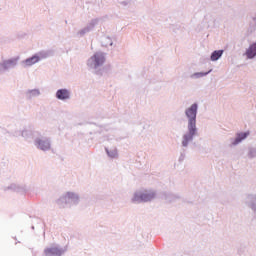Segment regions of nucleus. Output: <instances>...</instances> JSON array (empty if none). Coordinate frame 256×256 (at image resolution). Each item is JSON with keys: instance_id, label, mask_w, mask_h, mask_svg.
Listing matches in <instances>:
<instances>
[{"instance_id": "1", "label": "nucleus", "mask_w": 256, "mask_h": 256, "mask_svg": "<svg viewBox=\"0 0 256 256\" xmlns=\"http://www.w3.org/2000/svg\"><path fill=\"white\" fill-rule=\"evenodd\" d=\"M199 113V104L194 102L189 107L185 108L184 116L187 120V131L182 135L181 146L187 149L190 143L199 135L197 128V114Z\"/></svg>"}, {"instance_id": "2", "label": "nucleus", "mask_w": 256, "mask_h": 256, "mask_svg": "<svg viewBox=\"0 0 256 256\" xmlns=\"http://www.w3.org/2000/svg\"><path fill=\"white\" fill-rule=\"evenodd\" d=\"M105 63H107V53L98 51L86 60V67L90 73L101 77Z\"/></svg>"}, {"instance_id": "3", "label": "nucleus", "mask_w": 256, "mask_h": 256, "mask_svg": "<svg viewBox=\"0 0 256 256\" xmlns=\"http://www.w3.org/2000/svg\"><path fill=\"white\" fill-rule=\"evenodd\" d=\"M157 197V191L152 189H140L133 193L131 203L139 205L141 203H151Z\"/></svg>"}, {"instance_id": "4", "label": "nucleus", "mask_w": 256, "mask_h": 256, "mask_svg": "<svg viewBox=\"0 0 256 256\" xmlns=\"http://www.w3.org/2000/svg\"><path fill=\"white\" fill-rule=\"evenodd\" d=\"M56 203L61 209H65V207H77L81 203V195L78 192L68 191Z\"/></svg>"}, {"instance_id": "5", "label": "nucleus", "mask_w": 256, "mask_h": 256, "mask_svg": "<svg viewBox=\"0 0 256 256\" xmlns=\"http://www.w3.org/2000/svg\"><path fill=\"white\" fill-rule=\"evenodd\" d=\"M33 143L38 151H51V138L41 132L35 134Z\"/></svg>"}, {"instance_id": "6", "label": "nucleus", "mask_w": 256, "mask_h": 256, "mask_svg": "<svg viewBox=\"0 0 256 256\" xmlns=\"http://www.w3.org/2000/svg\"><path fill=\"white\" fill-rule=\"evenodd\" d=\"M17 65H19V56L2 60L0 62V75L7 71H11V69H15Z\"/></svg>"}, {"instance_id": "7", "label": "nucleus", "mask_w": 256, "mask_h": 256, "mask_svg": "<svg viewBox=\"0 0 256 256\" xmlns=\"http://www.w3.org/2000/svg\"><path fill=\"white\" fill-rule=\"evenodd\" d=\"M67 253V247L51 246L44 250L46 256H63Z\"/></svg>"}, {"instance_id": "8", "label": "nucleus", "mask_w": 256, "mask_h": 256, "mask_svg": "<svg viewBox=\"0 0 256 256\" xmlns=\"http://www.w3.org/2000/svg\"><path fill=\"white\" fill-rule=\"evenodd\" d=\"M99 25V18L92 19L84 28L77 32L78 37H85L87 33H91L95 27Z\"/></svg>"}, {"instance_id": "9", "label": "nucleus", "mask_w": 256, "mask_h": 256, "mask_svg": "<svg viewBox=\"0 0 256 256\" xmlns=\"http://www.w3.org/2000/svg\"><path fill=\"white\" fill-rule=\"evenodd\" d=\"M249 137V132H239L236 133L235 137L230 138V147H237L240 143H243L245 139Z\"/></svg>"}, {"instance_id": "10", "label": "nucleus", "mask_w": 256, "mask_h": 256, "mask_svg": "<svg viewBox=\"0 0 256 256\" xmlns=\"http://www.w3.org/2000/svg\"><path fill=\"white\" fill-rule=\"evenodd\" d=\"M56 99H58V101H70L71 99V90L67 89V88H61L58 89L56 91L55 94Z\"/></svg>"}, {"instance_id": "11", "label": "nucleus", "mask_w": 256, "mask_h": 256, "mask_svg": "<svg viewBox=\"0 0 256 256\" xmlns=\"http://www.w3.org/2000/svg\"><path fill=\"white\" fill-rule=\"evenodd\" d=\"M5 191H14L15 193H27L29 187L26 184L12 183L5 188Z\"/></svg>"}, {"instance_id": "12", "label": "nucleus", "mask_w": 256, "mask_h": 256, "mask_svg": "<svg viewBox=\"0 0 256 256\" xmlns=\"http://www.w3.org/2000/svg\"><path fill=\"white\" fill-rule=\"evenodd\" d=\"M244 203L253 213H256V194H247L244 198Z\"/></svg>"}, {"instance_id": "13", "label": "nucleus", "mask_w": 256, "mask_h": 256, "mask_svg": "<svg viewBox=\"0 0 256 256\" xmlns=\"http://www.w3.org/2000/svg\"><path fill=\"white\" fill-rule=\"evenodd\" d=\"M37 63H39V59L35 54L21 61V65L24 69H27V67H33V65H37Z\"/></svg>"}, {"instance_id": "14", "label": "nucleus", "mask_w": 256, "mask_h": 256, "mask_svg": "<svg viewBox=\"0 0 256 256\" xmlns=\"http://www.w3.org/2000/svg\"><path fill=\"white\" fill-rule=\"evenodd\" d=\"M162 199H164L166 203H175L179 201V199H181V196L179 194L164 192L162 195Z\"/></svg>"}, {"instance_id": "15", "label": "nucleus", "mask_w": 256, "mask_h": 256, "mask_svg": "<svg viewBox=\"0 0 256 256\" xmlns=\"http://www.w3.org/2000/svg\"><path fill=\"white\" fill-rule=\"evenodd\" d=\"M41 90L39 88L34 89H28L25 92V97L28 101H31V99H35V97H40Z\"/></svg>"}, {"instance_id": "16", "label": "nucleus", "mask_w": 256, "mask_h": 256, "mask_svg": "<svg viewBox=\"0 0 256 256\" xmlns=\"http://www.w3.org/2000/svg\"><path fill=\"white\" fill-rule=\"evenodd\" d=\"M247 59H255L256 58V42L249 45L248 49L244 54Z\"/></svg>"}, {"instance_id": "17", "label": "nucleus", "mask_w": 256, "mask_h": 256, "mask_svg": "<svg viewBox=\"0 0 256 256\" xmlns=\"http://www.w3.org/2000/svg\"><path fill=\"white\" fill-rule=\"evenodd\" d=\"M39 133V131H32V130H23L21 133V136L26 140V141H31L33 140V143L35 142V134Z\"/></svg>"}, {"instance_id": "18", "label": "nucleus", "mask_w": 256, "mask_h": 256, "mask_svg": "<svg viewBox=\"0 0 256 256\" xmlns=\"http://www.w3.org/2000/svg\"><path fill=\"white\" fill-rule=\"evenodd\" d=\"M100 43L102 47H113V39L107 35L101 36Z\"/></svg>"}, {"instance_id": "19", "label": "nucleus", "mask_w": 256, "mask_h": 256, "mask_svg": "<svg viewBox=\"0 0 256 256\" xmlns=\"http://www.w3.org/2000/svg\"><path fill=\"white\" fill-rule=\"evenodd\" d=\"M223 50H215L211 53L210 61H219L223 57Z\"/></svg>"}, {"instance_id": "20", "label": "nucleus", "mask_w": 256, "mask_h": 256, "mask_svg": "<svg viewBox=\"0 0 256 256\" xmlns=\"http://www.w3.org/2000/svg\"><path fill=\"white\" fill-rule=\"evenodd\" d=\"M211 71H213V70L210 69L207 72H195L190 75V79H203V77H207V75H209V73H211Z\"/></svg>"}, {"instance_id": "21", "label": "nucleus", "mask_w": 256, "mask_h": 256, "mask_svg": "<svg viewBox=\"0 0 256 256\" xmlns=\"http://www.w3.org/2000/svg\"><path fill=\"white\" fill-rule=\"evenodd\" d=\"M105 151L110 159H117V157H119V152L117 151V148H105Z\"/></svg>"}, {"instance_id": "22", "label": "nucleus", "mask_w": 256, "mask_h": 256, "mask_svg": "<svg viewBox=\"0 0 256 256\" xmlns=\"http://www.w3.org/2000/svg\"><path fill=\"white\" fill-rule=\"evenodd\" d=\"M39 61H43V59H47L48 57H51V53L49 51H40L35 54Z\"/></svg>"}, {"instance_id": "23", "label": "nucleus", "mask_w": 256, "mask_h": 256, "mask_svg": "<svg viewBox=\"0 0 256 256\" xmlns=\"http://www.w3.org/2000/svg\"><path fill=\"white\" fill-rule=\"evenodd\" d=\"M248 157L250 159H253L256 157V148H250L248 152Z\"/></svg>"}, {"instance_id": "24", "label": "nucleus", "mask_w": 256, "mask_h": 256, "mask_svg": "<svg viewBox=\"0 0 256 256\" xmlns=\"http://www.w3.org/2000/svg\"><path fill=\"white\" fill-rule=\"evenodd\" d=\"M120 5H123L124 7H127V5H129V2L127 1H121Z\"/></svg>"}, {"instance_id": "25", "label": "nucleus", "mask_w": 256, "mask_h": 256, "mask_svg": "<svg viewBox=\"0 0 256 256\" xmlns=\"http://www.w3.org/2000/svg\"><path fill=\"white\" fill-rule=\"evenodd\" d=\"M183 159H185V156L183 153H181L180 157H179V161H183Z\"/></svg>"}, {"instance_id": "26", "label": "nucleus", "mask_w": 256, "mask_h": 256, "mask_svg": "<svg viewBox=\"0 0 256 256\" xmlns=\"http://www.w3.org/2000/svg\"><path fill=\"white\" fill-rule=\"evenodd\" d=\"M252 21L256 25V14L254 16H252Z\"/></svg>"}]
</instances>
